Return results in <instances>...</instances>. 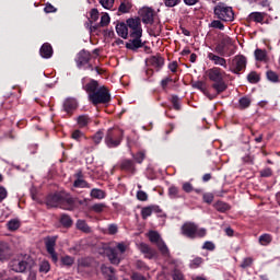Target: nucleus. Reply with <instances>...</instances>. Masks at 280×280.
Returning a JSON list of instances; mask_svg holds the SVG:
<instances>
[{
	"label": "nucleus",
	"instance_id": "nucleus-1",
	"mask_svg": "<svg viewBox=\"0 0 280 280\" xmlns=\"http://www.w3.org/2000/svg\"><path fill=\"white\" fill-rule=\"evenodd\" d=\"M82 89L88 93L89 102L94 106H107L110 104V90L106 85L100 86V82L94 79H89L86 83V78L81 80Z\"/></svg>",
	"mask_w": 280,
	"mask_h": 280
},
{
	"label": "nucleus",
	"instance_id": "nucleus-2",
	"mask_svg": "<svg viewBox=\"0 0 280 280\" xmlns=\"http://www.w3.org/2000/svg\"><path fill=\"white\" fill-rule=\"evenodd\" d=\"M129 31V43H126V49L130 51H139L143 47V26L141 25V18L133 16L126 20Z\"/></svg>",
	"mask_w": 280,
	"mask_h": 280
},
{
	"label": "nucleus",
	"instance_id": "nucleus-3",
	"mask_svg": "<svg viewBox=\"0 0 280 280\" xmlns=\"http://www.w3.org/2000/svg\"><path fill=\"white\" fill-rule=\"evenodd\" d=\"M206 74L210 82H212L211 89H213L217 95H222V93L229 89V84H226V81H224V75H226V72L221 70V68L213 67L208 69Z\"/></svg>",
	"mask_w": 280,
	"mask_h": 280
},
{
	"label": "nucleus",
	"instance_id": "nucleus-4",
	"mask_svg": "<svg viewBox=\"0 0 280 280\" xmlns=\"http://www.w3.org/2000/svg\"><path fill=\"white\" fill-rule=\"evenodd\" d=\"M213 13L219 21H223L224 23H233L235 21V12L233 11V7H230L224 2H218V4L213 8Z\"/></svg>",
	"mask_w": 280,
	"mask_h": 280
},
{
	"label": "nucleus",
	"instance_id": "nucleus-5",
	"mask_svg": "<svg viewBox=\"0 0 280 280\" xmlns=\"http://www.w3.org/2000/svg\"><path fill=\"white\" fill-rule=\"evenodd\" d=\"M182 234L188 240H201L202 237H207V229L198 228V224L194 222H186L182 225Z\"/></svg>",
	"mask_w": 280,
	"mask_h": 280
},
{
	"label": "nucleus",
	"instance_id": "nucleus-6",
	"mask_svg": "<svg viewBox=\"0 0 280 280\" xmlns=\"http://www.w3.org/2000/svg\"><path fill=\"white\" fill-rule=\"evenodd\" d=\"M104 141L107 148H119L124 141V129L109 128L106 131Z\"/></svg>",
	"mask_w": 280,
	"mask_h": 280
},
{
	"label": "nucleus",
	"instance_id": "nucleus-7",
	"mask_svg": "<svg viewBox=\"0 0 280 280\" xmlns=\"http://www.w3.org/2000/svg\"><path fill=\"white\" fill-rule=\"evenodd\" d=\"M149 241L151 244H155L158 247V250H160L162 257L164 259H170L172 257V254H170V248L167 247V244H165V241L161 238V234L156 231H150L148 234Z\"/></svg>",
	"mask_w": 280,
	"mask_h": 280
},
{
	"label": "nucleus",
	"instance_id": "nucleus-8",
	"mask_svg": "<svg viewBox=\"0 0 280 280\" xmlns=\"http://www.w3.org/2000/svg\"><path fill=\"white\" fill-rule=\"evenodd\" d=\"M248 65V59L244 55H236L230 62L229 71L234 73V75H241L242 72L246 71V66Z\"/></svg>",
	"mask_w": 280,
	"mask_h": 280
},
{
	"label": "nucleus",
	"instance_id": "nucleus-9",
	"mask_svg": "<svg viewBox=\"0 0 280 280\" xmlns=\"http://www.w3.org/2000/svg\"><path fill=\"white\" fill-rule=\"evenodd\" d=\"M9 268L13 272H25L27 268H32V258L30 256L24 258H14L9 262Z\"/></svg>",
	"mask_w": 280,
	"mask_h": 280
},
{
	"label": "nucleus",
	"instance_id": "nucleus-10",
	"mask_svg": "<svg viewBox=\"0 0 280 280\" xmlns=\"http://www.w3.org/2000/svg\"><path fill=\"white\" fill-rule=\"evenodd\" d=\"M58 241V236H47L44 242L46 246V250L50 256V259L54 264H58V254L56 253V242Z\"/></svg>",
	"mask_w": 280,
	"mask_h": 280
},
{
	"label": "nucleus",
	"instance_id": "nucleus-11",
	"mask_svg": "<svg viewBox=\"0 0 280 280\" xmlns=\"http://www.w3.org/2000/svg\"><path fill=\"white\" fill-rule=\"evenodd\" d=\"M78 207V199L73 198L71 194L62 191L60 209L65 211H73Z\"/></svg>",
	"mask_w": 280,
	"mask_h": 280
},
{
	"label": "nucleus",
	"instance_id": "nucleus-12",
	"mask_svg": "<svg viewBox=\"0 0 280 280\" xmlns=\"http://www.w3.org/2000/svg\"><path fill=\"white\" fill-rule=\"evenodd\" d=\"M139 18L141 19L144 25H153L154 24V9L150 7H144L139 10Z\"/></svg>",
	"mask_w": 280,
	"mask_h": 280
},
{
	"label": "nucleus",
	"instance_id": "nucleus-13",
	"mask_svg": "<svg viewBox=\"0 0 280 280\" xmlns=\"http://www.w3.org/2000/svg\"><path fill=\"white\" fill-rule=\"evenodd\" d=\"M219 44L223 46L224 50L228 52V57L234 56L236 47L233 38H231L229 35H225L221 38Z\"/></svg>",
	"mask_w": 280,
	"mask_h": 280
},
{
	"label": "nucleus",
	"instance_id": "nucleus-14",
	"mask_svg": "<svg viewBox=\"0 0 280 280\" xmlns=\"http://www.w3.org/2000/svg\"><path fill=\"white\" fill-rule=\"evenodd\" d=\"M62 201V191L49 194L46 197V205L49 209L51 208H60Z\"/></svg>",
	"mask_w": 280,
	"mask_h": 280
},
{
	"label": "nucleus",
	"instance_id": "nucleus-15",
	"mask_svg": "<svg viewBox=\"0 0 280 280\" xmlns=\"http://www.w3.org/2000/svg\"><path fill=\"white\" fill-rule=\"evenodd\" d=\"M147 62L150 67H153V69H155V71H161V69H163V67H165V58H163V56H161V54L151 56L147 60Z\"/></svg>",
	"mask_w": 280,
	"mask_h": 280
},
{
	"label": "nucleus",
	"instance_id": "nucleus-16",
	"mask_svg": "<svg viewBox=\"0 0 280 280\" xmlns=\"http://www.w3.org/2000/svg\"><path fill=\"white\" fill-rule=\"evenodd\" d=\"M77 67H79V69H82V67H84V65H89V62H91V52L89 50H81L78 55H77Z\"/></svg>",
	"mask_w": 280,
	"mask_h": 280
},
{
	"label": "nucleus",
	"instance_id": "nucleus-17",
	"mask_svg": "<svg viewBox=\"0 0 280 280\" xmlns=\"http://www.w3.org/2000/svg\"><path fill=\"white\" fill-rule=\"evenodd\" d=\"M120 170L127 172V174H137V165L133 160L125 159L120 163Z\"/></svg>",
	"mask_w": 280,
	"mask_h": 280
},
{
	"label": "nucleus",
	"instance_id": "nucleus-18",
	"mask_svg": "<svg viewBox=\"0 0 280 280\" xmlns=\"http://www.w3.org/2000/svg\"><path fill=\"white\" fill-rule=\"evenodd\" d=\"M116 33L120 38H124V40H128V36H130V33L128 31V23L127 22H117Z\"/></svg>",
	"mask_w": 280,
	"mask_h": 280
},
{
	"label": "nucleus",
	"instance_id": "nucleus-19",
	"mask_svg": "<svg viewBox=\"0 0 280 280\" xmlns=\"http://www.w3.org/2000/svg\"><path fill=\"white\" fill-rule=\"evenodd\" d=\"M139 250L147 257V259H154L158 255L156 249H153L145 243L139 244Z\"/></svg>",
	"mask_w": 280,
	"mask_h": 280
},
{
	"label": "nucleus",
	"instance_id": "nucleus-20",
	"mask_svg": "<svg viewBox=\"0 0 280 280\" xmlns=\"http://www.w3.org/2000/svg\"><path fill=\"white\" fill-rule=\"evenodd\" d=\"M208 60H211V62H213V65L223 67V69L228 68L226 59L222 56L215 55L213 52H208Z\"/></svg>",
	"mask_w": 280,
	"mask_h": 280
},
{
	"label": "nucleus",
	"instance_id": "nucleus-21",
	"mask_svg": "<svg viewBox=\"0 0 280 280\" xmlns=\"http://www.w3.org/2000/svg\"><path fill=\"white\" fill-rule=\"evenodd\" d=\"M192 89H197L198 91H201V93H203L208 100H215V97H218V95H212L207 91V83L205 81H197L192 84Z\"/></svg>",
	"mask_w": 280,
	"mask_h": 280
},
{
	"label": "nucleus",
	"instance_id": "nucleus-22",
	"mask_svg": "<svg viewBox=\"0 0 280 280\" xmlns=\"http://www.w3.org/2000/svg\"><path fill=\"white\" fill-rule=\"evenodd\" d=\"M101 272H102V275H104V278L106 280H117L116 270L113 267L102 265Z\"/></svg>",
	"mask_w": 280,
	"mask_h": 280
},
{
	"label": "nucleus",
	"instance_id": "nucleus-23",
	"mask_svg": "<svg viewBox=\"0 0 280 280\" xmlns=\"http://www.w3.org/2000/svg\"><path fill=\"white\" fill-rule=\"evenodd\" d=\"M110 24V15H108V13H104L101 16V21L98 24H95L93 26H90V31L91 32H97L100 30V27H106Z\"/></svg>",
	"mask_w": 280,
	"mask_h": 280
},
{
	"label": "nucleus",
	"instance_id": "nucleus-24",
	"mask_svg": "<svg viewBox=\"0 0 280 280\" xmlns=\"http://www.w3.org/2000/svg\"><path fill=\"white\" fill-rule=\"evenodd\" d=\"M39 55L42 56V58H46V59L51 58V56H54V48L51 47V44L49 43L43 44L39 49Z\"/></svg>",
	"mask_w": 280,
	"mask_h": 280
},
{
	"label": "nucleus",
	"instance_id": "nucleus-25",
	"mask_svg": "<svg viewBox=\"0 0 280 280\" xmlns=\"http://www.w3.org/2000/svg\"><path fill=\"white\" fill-rule=\"evenodd\" d=\"M107 257L110 264H113V266H119V264H121V258L119 257V253H117V249L115 248L108 249Z\"/></svg>",
	"mask_w": 280,
	"mask_h": 280
},
{
	"label": "nucleus",
	"instance_id": "nucleus-26",
	"mask_svg": "<svg viewBox=\"0 0 280 280\" xmlns=\"http://www.w3.org/2000/svg\"><path fill=\"white\" fill-rule=\"evenodd\" d=\"M75 108H78V102L74 98H67L63 102V110L68 115H71V113H73V110H75Z\"/></svg>",
	"mask_w": 280,
	"mask_h": 280
},
{
	"label": "nucleus",
	"instance_id": "nucleus-27",
	"mask_svg": "<svg viewBox=\"0 0 280 280\" xmlns=\"http://www.w3.org/2000/svg\"><path fill=\"white\" fill-rule=\"evenodd\" d=\"M250 104H253V100H250L249 96H242L238 100V103L236 105V108L238 110H246V108H250Z\"/></svg>",
	"mask_w": 280,
	"mask_h": 280
},
{
	"label": "nucleus",
	"instance_id": "nucleus-28",
	"mask_svg": "<svg viewBox=\"0 0 280 280\" xmlns=\"http://www.w3.org/2000/svg\"><path fill=\"white\" fill-rule=\"evenodd\" d=\"M167 196L171 200H178V198H183V195H180V188L175 185L168 187Z\"/></svg>",
	"mask_w": 280,
	"mask_h": 280
},
{
	"label": "nucleus",
	"instance_id": "nucleus-29",
	"mask_svg": "<svg viewBox=\"0 0 280 280\" xmlns=\"http://www.w3.org/2000/svg\"><path fill=\"white\" fill-rule=\"evenodd\" d=\"M10 258V246L7 243L0 242V261H5Z\"/></svg>",
	"mask_w": 280,
	"mask_h": 280
},
{
	"label": "nucleus",
	"instance_id": "nucleus-30",
	"mask_svg": "<svg viewBox=\"0 0 280 280\" xmlns=\"http://www.w3.org/2000/svg\"><path fill=\"white\" fill-rule=\"evenodd\" d=\"M213 208L215 211H219V213H226V211H231V205L221 200L214 202Z\"/></svg>",
	"mask_w": 280,
	"mask_h": 280
},
{
	"label": "nucleus",
	"instance_id": "nucleus-31",
	"mask_svg": "<svg viewBox=\"0 0 280 280\" xmlns=\"http://www.w3.org/2000/svg\"><path fill=\"white\" fill-rule=\"evenodd\" d=\"M59 222L63 229H71L73 226V219L67 213L60 215Z\"/></svg>",
	"mask_w": 280,
	"mask_h": 280
},
{
	"label": "nucleus",
	"instance_id": "nucleus-32",
	"mask_svg": "<svg viewBox=\"0 0 280 280\" xmlns=\"http://www.w3.org/2000/svg\"><path fill=\"white\" fill-rule=\"evenodd\" d=\"M254 56L258 62H266L268 60V52L266 49L257 48L254 51Z\"/></svg>",
	"mask_w": 280,
	"mask_h": 280
},
{
	"label": "nucleus",
	"instance_id": "nucleus-33",
	"mask_svg": "<svg viewBox=\"0 0 280 280\" xmlns=\"http://www.w3.org/2000/svg\"><path fill=\"white\" fill-rule=\"evenodd\" d=\"M132 10V2L129 0H124L118 7V12L120 14H128Z\"/></svg>",
	"mask_w": 280,
	"mask_h": 280
},
{
	"label": "nucleus",
	"instance_id": "nucleus-34",
	"mask_svg": "<svg viewBox=\"0 0 280 280\" xmlns=\"http://www.w3.org/2000/svg\"><path fill=\"white\" fill-rule=\"evenodd\" d=\"M90 196L96 200H104V198H106V192L100 188H93Z\"/></svg>",
	"mask_w": 280,
	"mask_h": 280
},
{
	"label": "nucleus",
	"instance_id": "nucleus-35",
	"mask_svg": "<svg viewBox=\"0 0 280 280\" xmlns=\"http://www.w3.org/2000/svg\"><path fill=\"white\" fill-rule=\"evenodd\" d=\"M264 19H266V13L264 12H252L249 14V20L254 21V23H264Z\"/></svg>",
	"mask_w": 280,
	"mask_h": 280
},
{
	"label": "nucleus",
	"instance_id": "nucleus-36",
	"mask_svg": "<svg viewBox=\"0 0 280 280\" xmlns=\"http://www.w3.org/2000/svg\"><path fill=\"white\" fill-rule=\"evenodd\" d=\"M7 229L11 232L19 231L21 229V221L19 219H11L7 223Z\"/></svg>",
	"mask_w": 280,
	"mask_h": 280
},
{
	"label": "nucleus",
	"instance_id": "nucleus-37",
	"mask_svg": "<svg viewBox=\"0 0 280 280\" xmlns=\"http://www.w3.org/2000/svg\"><path fill=\"white\" fill-rule=\"evenodd\" d=\"M77 229L78 231H82V233H92L91 226L84 220L77 221Z\"/></svg>",
	"mask_w": 280,
	"mask_h": 280
},
{
	"label": "nucleus",
	"instance_id": "nucleus-38",
	"mask_svg": "<svg viewBox=\"0 0 280 280\" xmlns=\"http://www.w3.org/2000/svg\"><path fill=\"white\" fill-rule=\"evenodd\" d=\"M102 139H104V130L100 129L91 137V141H93L94 145H100L102 143Z\"/></svg>",
	"mask_w": 280,
	"mask_h": 280
},
{
	"label": "nucleus",
	"instance_id": "nucleus-39",
	"mask_svg": "<svg viewBox=\"0 0 280 280\" xmlns=\"http://www.w3.org/2000/svg\"><path fill=\"white\" fill-rule=\"evenodd\" d=\"M73 187H75V189H91V184L84 179H75L73 182Z\"/></svg>",
	"mask_w": 280,
	"mask_h": 280
},
{
	"label": "nucleus",
	"instance_id": "nucleus-40",
	"mask_svg": "<svg viewBox=\"0 0 280 280\" xmlns=\"http://www.w3.org/2000/svg\"><path fill=\"white\" fill-rule=\"evenodd\" d=\"M49 270H51V265L49 264V261L42 260L39 262V268H38V271L40 272V275H47V272H49Z\"/></svg>",
	"mask_w": 280,
	"mask_h": 280
},
{
	"label": "nucleus",
	"instance_id": "nucleus-41",
	"mask_svg": "<svg viewBox=\"0 0 280 280\" xmlns=\"http://www.w3.org/2000/svg\"><path fill=\"white\" fill-rule=\"evenodd\" d=\"M77 121L80 128H86V126L91 124V118L89 117V115H81L78 117Z\"/></svg>",
	"mask_w": 280,
	"mask_h": 280
},
{
	"label": "nucleus",
	"instance_id": "nucleus-42",
	"mask_svg": "<svg viewBox=\"0 0 280 280\" xmlns=\"http://www.w3.org/2000/svg\"><path fill=\"white\" fill-rule=\"evenodd\" d=\"M132 159L136 163L141 165V163H143V161H145V151H139V152L132 154Z\"/></svg>",
	"mask_w": 280,
	"mask_h": 280
},
{
	"label": "nucleus",
	"instance_id": "nucleus-43",
	"mask_svg": "<svg viewBox=\"0 0 280 280\" xmlns=\"http://www.w3.org/2000/svg\"><path fill=\"white\" fill-rule=\"evenodd\" d=\"M260 78L259 74L256 71H252L247 74V81L250 84H257V82H259Z\"/></svg>",
	"mask_w": 280,
	"mask_h": 280
},
{
	"label": "nucleus",
	"instance_id": "nucleus-44",
	"mask_svg": "<svg viewBox=\"0 0 280 280\" xmlns=\"http://www.w3.org/2000/svg\"><path fill=\"white\" fill-rule=\"evenodd\" d=\"M98 19H100V11L97 9H92L90 11V19H89L90 25H93V23H95Z\"/></svg>",
	"mask_w": 280,
	"mask_h": 280
},
{
	"label": "nucleus",
	"instance_id": "nucleus-45",
	"mask_svg": "<svg viewBox=\"0 0 280 280\" xmlns=\"http://www.w3.org/2000/svg\"><path fill=\"white\" fill-rule=\"evenodd\" d=\"M152 213H153L152 206L143 207L141 209V218H142V220H148L150 218V215H152Z\"/></svg>",
	"mask_w": 280,
	"mask_h": 280
},
{
	"label": "nucleus",
	"instance_id": "nucleus-46",
	"mask_svg": "<svg viewBox=\"0 0 280 280\" xmlns=\"http://www.w3.org/2000/svg\"><path fill=\"white\" fill-rule=\"evenodd\" d=\"M171 103L174 110H180V98L178 97V95H172Z\"/></svg>",
	"mask_w": 280,
	"mask_h": 280
},
{
	"label": "nucleus",
	"instance_id": "nucleus-47",
	"mask_svg": "<svg viewBox=\"0 0 280 280\" xmlns=\"http://www.w3.org/2000/svg\"><path fill=\"white\" fill-rule=\"evenodd\" d=\"M259 242L262 246H268L272 242V236L270 234H262L259 236Z\"/></svg>",
	"mask_w": 280,
	"mask_h": 280
},
{
	"label": "nucleus",
	"instance_id": "nucleus-48",
	"mask_svg": "<svg viewBox=\"0 0 280 280\" xmlns=\"http://www.w3.org/2000/svg\"><path fill=\"white\" fill-rule=\"evenodd\" d=\"M267 80H269V82L277 83L279 82V74L272 70H269L267 71Z\"/></svg>",
	"mask_w": 280,
	"mask_h": 280
},
{
	"label": "nucleus",
	"instance_id": "nucleus-49",
	"mask_svg": "<svg viewBox=\"0 0 280 280\" xmlns=\"http://www.w3.org/2000/svg\"><path fill=\"white\" fill-rule=\"evenodd\" d=\"M165 8H176V5H180L183 0H162Z\"/></svg>",
	"mask_w": 280,
	"mask_h": 280
},
{
	"label": "nucleus",
	"instance_id": "nucleus-50",
	"mask_svg": "<svg viewBox=\"0 0 280 280\" xmlns=\"http://www.w3.org/2000/svg\"><path fill=\"white\" fill-rule=\"evenodd\" d=\"M172 279L173 280H185V276L183 275V271L180 269H174L172 271Z\"/></svg>",
	"mask_w": 280,
	"mask_h": 280
},
{
	"label": "nucleus",
	"instance_id": "nucleus-51",
	"mask_svg": "<svg viewBox=\"0 0 280 280\" xmlns=\"http://www.w3.org/2000/svg\"><path fill=\"white\" fill-rule=\"evenodd\" d=\"M215 196L213 195V192H205L202 195V200L203 202H206V205H211V202H213Z\"/></svg>",
	"mask_w": 280,
	"mask_h": 280
},
{
	"label": "nucleus",
	"instance_id": "nucleus-52",
	"mask_svg": "<svg viewBox=\"0 0 280 280\" xmlns=\"http://www.w3.org/2000/svg\"><path fill=\"white\" fill-rule=\"evenodd\" d=\"M106 209V205L104 203H94L91 207V210L94 211V213H102Z\"/></svg>",
	"mask_w": 280,
	"mask_h": 280
},
{
	"label": "nucleus",
	"instance_id": "nucleus-53",
	"mask_svg": "<svg viewBox=\"0 0 280 280\" xmlns=\"http://www.w3.org/2000/svg\"><path fill=\"white\" fill-rule=\"evenodd\" d=\"M253 257H246L243 259L242 264H241V268H243L244 270H246V268H250V266H253Z\"/></svg>",
	"mask_w": 280,
	"mask_h": 280
},
{
	"label": "nucleus",
	"instance_id": "nucleus-54",
	"mask_svg": "<svg viewBox=\"0 0 280 280\" xmlns=\"http://www.w3.org/2000/svg\"><path fill=\"white\" fill-rule=\"evenodd\" d=\"M100 3L105 10H110L115 5V0H100Z\"/></svg>",
	"mask_w": 280,
	"mask_h": 280
},
{
	"label": "nucleus",
	"instance_id": "nucleus-55",
	"mask_svg": "<svg viewBox=\"0 0 280 280\" xmlns=\"http://www.w3.org/2000/svg\"><path fill=\"white\" fill-rule=\"evenodd\" d=\"M214 51L215 54H218L219 56H229V52H226L222 46L221 43L217 44L214 47Z\"/></svg>",
	"mask_w": 280,
	"mask_h": 280
},
{
	"label": "nucleus",
	"instance_id": "nucleus-56",
	"mask_svg": "<svg viewBox=\"0 0 280 280\" xmlns=\"http://www.w3.org/2000/svg\"><path fill=\"white\" fill-rule=\"evenodd\" d=\"M73 261H74V259L71 256H63V257H61L62 266H73Z\"/></svg>",
	"mask_w": 280,
	"mask_h": 280
},
{
	"label": "nucleus",
	"instance_id": "nucleus-57",
	"mask_svg": "<svg viewBox=\"0 0 280 280\" xmlns=\"http://www.w3.org/2000/svg\"><path fill=\"white\" fill-rule=\"evenodd\" d=\"M202 264V258L201 257H196L190 261V268L196 269L200 268V265Z\"/></svg>",
	"mask_w": 280,
	"mask_h": 280
},
{
	"label": "nucleus",
	"instance_id": "nucleus-58",
	"mask_svg": "<svg viewBox=\"0 0 280 280\" xmlns=\"http://www.w3.org/2000/svg\"><path fill=\"white\" fill-rule=\"evenodd\" d=\"M211 27L214 30H224V24L222 23V20H214L210 24Z\"/></svg>",
	"mask_w": 280,
	"mask_h": 280
},
{
	"label": "nucleus",
	"instance_id": "nucleus-59",
	"mask_svg": "<svg viewBox=\"0 0 280 280\" xmlns=\"http://www.w3.org/2000/svg\"><path fill=\"white\" fill-rule=\"evenodd\" d=\"M136 196L137 199L140 200V202H145L148 200V192L143 190H138Z\"/></svg>",
	"mask_w": 280,
	"mask_h": 280
},
{
	"label": "nucleus",
	"instance_id": "nucleus-60",
	"mask_svg": "<svg viewBox=\"0 0 280 280\" xmlns=\"http://www.w3.org/2000/svg\"><path fill=\"white\" fill-rule=\"evenodd\" d=\"M71 138L74 139V141H80L82 138L86 139L84 133L78 129L72 132Z\"/></svg>",
	"mask_w": 280,
	"mask_h": 280
},
{
	"label": "nucleus",
	"instance_id": "nucleus-61",
	"mask_svg": "<svg viewBox=\"0 0 280 280\" xmlns=\"http://www.w3.org/2000/svg\"><path fill=\"white\" fill-rule=\"evenodd\" d=\"M203 250H215V244L211 241H206L202 245Z\"/></svg>",
	"mask_w": 280,
	"mask_h": 280
},
{
	"label": "nucleus",
	"instance_id": "nucleus-62",
	"mask_svg": "<svg viewBox=\"0 0 280 280\" xmlns=\"http://www.w3.org/2000/svg\"><path fill=\"white\" fill-rule=\"evenodd\" d=\"M44 12L46 14H51L54 12H58V9H56V7H54L51 3L47 2L45 8H44Z\"/></svg>",
	"mask_w": 280,
	"mask_h": 280
},
{
	"label": "nucleus",
	"instance_id": "nucleus-63",
	"mask_svg": "<svg viewBox=\"0 0 280 280\" xmlns=\"http://www.w3.org/2000/svg\"><path fill=\"white\" fill-rule=\"evenodd\" d=\"M182 189L186 194H191V191H194V185H191V183H189V182H186L183 184Z\"/></svg>",
	"mask_w": 280,
	"mask_h": 280
},
{
	"label": "nucleus",
	"instance_id": "nucleus-64",
	"mask_svg": "<svg viewBox=\"0 0 280 280\" xmlns=\"http://www.w3.org/2000/svg\"><path fill=\"white\" fill-rule=\"evenodd\" d=\"M170 82H174V79H172V77H166L161 81V86L164 91H167V84H170Z\"/></svg>",
	"mask_w": 280,
	"mask_h": 280
}]
</instances>
